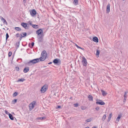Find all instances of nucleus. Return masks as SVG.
Wrapping results in <instances>:
<instances>
[{
	"label": "nucleus",
	"instance_id": "nucleus-1",
	"mask_svg": "<svg viewBox=\"0 0 128 128\" xmlns=\"http://www.w3.org/2000/svg\"><path fill=\"white\" fill-rule=\"evenodd\" d=\"M47 56L46 52L45 50H43L42 52L41 57L39 58L40 61H43L46 58Z\"/></svg>",
	"mask_w": 128,
	"mask_h": 128
},
{
	"label": "nucleus",
	"instance_id": "nucleus-2",
	"mask_svg": "<svg viewBox=\"0 0 128 128\" xmlns=\"http://www.w3.org/2000/svg\"><path fill=\"white\" fill-rule=\"evenodd\" d=\"M36 34L38 35V36H44L43 34V31L42 29H38L36 31Z\"/></svg>",
	"mask_w": 128,
	"mask_h": 128
},
{
	"label": "nucleus",
	"instance_id": "nucleus-3",
	"mask_svg": "<svg viewBox=\"0 0 128 128\" xmlns=\"http://www.w3.org/2000/svg\"><path fill=\"white\" fill-rule=\"evenodd\" d=\"M48 86L47 85H44L42 87L41 90L40 91L42 93H44L48 89Z\"/></svg>",
	"mask_w": 128,
	"mask_h": 128
},
{
	"label": "nucleus",
	"instance_id": "nucleus-4",
	"mask_svg": "<svg viewBox=\"0 0 128 128\" xmlns=\"http://www.w3.org/2000/svg\"><path fill=\"white\" fill-rule=\"evenodd\" d=\"M53 62L55 64H56L58 65H59L61 64V61L60 59L58 58H56L54 59Z\"/></svg>",
	"mask_w": 128,
	"mask_h": 128
},
{
	"label": "nucleus",
	"instance_id": "nucleus-5",
	"mask_svg": "<svg viewBox=\"0 0 128 128\" xmlns=\"http://www.w3.org/2000/svg\"><path fill=\"white\" fill-rule=\"evenodd\" d=\"M96 104H98L100 105H104L105 104V103L103 102L102 100L99 99H97L96 100Z\"/></svg>",
	"mask_w": 128,
	"mask_h": 128
},
{
	"label": "nucleus",
	"instance_id": "nucleus-6",
	"mask_svg": "<svg viewBox=\"0 0 128 128\" xmlns=\"http://www.w3.org/2000/svg\"><path fill=\"white\" fill-rule=\"evenodd\" d=\"M82 64L84 66H86L87 64L86 60L84 57H82Z\"/></svg>",
	"mask_w": 128,
	"mask_h": 128
},
{
	"label": "nucleus",
	"instance_id": "nucleus-7",
	"mask_svg": "<svg viewBox=\"0 0 128 128\" xmlns=\"http://www.w3.org/2000/svg\"><path fill=\"white\" fill-rule=\"evenodd\" d=\"M44 36H38V41L39 42H43V37Z\"/></svg>",
	"mask_w": 128,
	"mask_h": 128
},
{
	"label": "nucleus",
	"instance_id": "nucleus-8",
	"mask_svg": "<svg viewBox=\"0 0 128 128\" xmlns=\"http://www.w3.org/2000/svg\"><path fill=\"white\" fill-rule=\"evenodd\" d=\"M40 61L39 58H37L32 60V64H35L36 63L39 62Z\"/></svg>",
	"mask_w": 128,
	"mask_h": 128
},
{
	"label": "nucleus",
	"instance_id": "nucleus-9",
	"mask_svg": "<svg viewBox=\"0 0 128 128\" xmlns=\"http://www.w3.org/2000/svg\"><path fill=\"white\" fill-rule=\"evenodd\" d=\"M21 25L25 29H27L28 28L27 24L24 22H22L21 24Z\"/></svg>",
	"mask_w": 128,
	"mask_h": 128
},
{
	"label": "nucleus",
	"instance_id": "nucleus-10",
	"mask_svg": "<svg viewBox=\"0 0 128 128\" xmlns=\"http://www.w3.org/2000/svg\"><path fill=\"white\" fill-rule=\"evenodd\" d=\"M27 34L26 32H22V34H20V40L22 39V38L26 36Z\"/></svg>",
	"mask_w": 128,
	"mask_h": 128
},
{
	"label": "nucleus",
	"instance_id": "nucleus-11",
	"mask_svg": "<svg viewBox=\"0 0 128 128\" xmlns=\"http://www.w3.org/2000/svg\"><path fill=\"white\" fill-rule=\"evenodd\" d=\"M38 106V105L36 102L35 101L32 102V109L34 107H37Z\"/></svg>",
	"mask_w": 128,
	"mask_h": 128
},
{
	"label": "nucleus",
	"instance_id": "nucleus-12",
	"mask_svg": "<svg viewBox=\"0 0 128 128\" xmlns=\"http://www.w3.org/2000/svg\"><path fill=\"white\" fill-rule=\"evenodd\" d=\"M110 4H108L106 6V11L107 13H108L110 11Z\"/></svg>",
	"mask_w": 128,
	"mask_h": 128
},
{
	"label": "nucleus",
	"instance_id": "nucleus-13",
	"mask_svg": "<svg viewBox=\"0 0 128 128\" xmlns=\"http://www.w3.org/2000/svg\"><path fill=\"white\" fill-rule=\"evenodd\" d=\"M0 17L1 18L2 21L3 23L5 24H6V25H7L8 23L6 20L2 17L0 16Z\"/></svg>",
	"mask_w": 128,
	"mask_h": 128
},
{
	"label": "nucleus",
	"instance_id": "nucleus-14",
	"mask_svg": "<svg viewBox=\"0 0 128 128\" xmlns=\"http://www.w3.org/2000/svg\"><path fill=\"white\" fill-rule=\"evenodd\" d=\"M92 40L93 41L96 42H98V39L97 37H94L93 38Z\"/></svg>",
	"mask_w": 128,
	"mask_h": 128
},
{
	"label": "nucleus",
	"instance_id": "nucleus-15",
	"mask_svg": "<svg viewBox=\"0 0 128 128\" xmlns=\"http://www.w3.org/2000/svg\"><path fill=\"white\" fill-rule=\"evenodd\" d=\"M29 70L28 67H25L24 70V73H26L28 72Z\"/></svg>",
	"mask_w": 128,
	"mask_h": 128
},
{
	"label": "nucleus",
	"instance_id": "nucleus-16",
	"mask_svg": "<svg viewBox=\"0 0 128 128\" xmlns=\"http://www.w3.org/2000/svg\"><path fill=\"white\" fill-rule=\"evenodd\" d=\"M88 98H89V100L90 101H92L93 100V97L91 95H89L88 96Z\"/></svg>",
	"mask_w": 128,
	"mask_h": 128
},
{
	"label": "nucleus",
	"instance_id": "nucleus-17",
	"mask_svg": "<svg viewBox=\"0 0 128 128\" xmlns=\"http://www.w3.org/2000/svg\"><path fill=\"white\" fill-rule=\"evenodd\" d=\"M37 14V12L35 9H32V16H34Z\"/></svg>",
	"mask_w": 128,
	"mask_h": 128
},
{
	"label": "nucleus",
	"instance_id": "nucleus-18",
	"mask_svg": "<svg viewBox=\"0 0 128 128\" xmlns=\"http://www.w3.org/2000/svg\"><path fill=\"white\" fill-rule=\"evenodd\" d=\"M101 92H102V95L103 96H106L107 94V93L104 91V90H101Z\"/></svg>",
	"mask_w": 128,
	"mask_h": 128
},
{
	"label": "nucleus",
	"instance_id": "nucleus-19",
	"mask_svg": "<svg viewBox=\"0 0 128 128\" xmlns=\"http://www.w3.org/2000/svg\"><path fill=\"white\" fill-rule=\"evenodd\" d=\"M127 92H124V101H125L126 100V97H127Z\"/></svg>",
	"mask_w": 128,
	"mask_h": 128
},
{
	"label": "nucleus",
	"instance_id": "nucleus-20",
	"mask_svg": "<svg viewBox=\"0 0 128 128\" xmlns=\"http://www.w3.org/2000/svg\"><path fill=\"white\" fill-rule=\"evenodd\" d=\"M39 27V26L36 24H32V28L35 29L38 28Z\"/></svg>",
	"mask_w": 128,
	"mask_h": 128
},
{
	"label": "nucleus",
	"instance_id": "nucleus-21",
	"mask_svg": "<svg viewBox=\"0 0 128 128\" xmlns=\"http://www.w3.org/2000/svg\"><path fill=\"white\" fill-rule=\"evenodd\" d=\"M112 113L110 114L108 118V122H109L110 121V119H111L112 117Z\"/></svg>",
	"mask_w": 128,
	"mask_h": 128
},
{
	"label": "nucleus",
	"instance_id": "nucleus-22",
	"mask_svg": "<svg viewBox=\"0 0 128 128\" xmlns=\"http://www.w3.org/2000/svg\"><path fill=\"white\" fill-rule=\"evenodd\" d=\"M25 79L24 78H22L20 79H19L18 80L17 82H23L25 80Z\"/></svg>",
	"mask_w": 128,
	"mask_h": 128
},
{
	"label": "nucleus",
	"instance_id": "nucleus-23",
	"mask_svg": "<svg viewBox=\"0 0 128 128\" xmlns=\"http://www.w3.org/2000/svg\"><path fill=\"white\" fill-rule=\"evenodd\" d=\"M9 116L10 118V120H14V117L12 116V115L11 114H9Z\"/></svg>",
	"mask_w": 128,
	"mask_h": 128
},
{
	"label": "nucleus",
	"instance_id": "nucleus-24",
	"mask_svg": "<svg viewBox=\"0 0 128 128\" xmlns=\"http://www.w3.org/2000/svg\"><path fill=\"white\" fill-rule=\"evenodd\" d=\"M121 117V116L119 114L118 117L116 119V120L118 122L119 121Z\"/></svg>",
	"mask_w": 128,
	"mask_h": 128
},
{
	"label": "nucleus",
	"instance_id": "nucleus-25",
	"mask_svg": "<svg viewBox=\"0 0 128 128\" xmlns=\"http://www.w3.org/2000/svg\"><path fill=\"white\" fill-rule=\"evenodd\" d=\"M29 106L30 108L29 110H31L32 109V102L31 103L29 104Z\"/></svg>",
	"mask_w": 128,
	"mask_h": 128
},
{
	"label": "nucleus",
	"instance_id": "nucleus-26",
	"mask_svg": "<svg viewBox=\"0 0 128 128\" xmlns=\"http://www.w3.org/2000/svg\"><path fill=\"white\" fill-rule=\"evenodd\" d=\"M15 29L16 30L18 31H20L21 30V28L18 27H15Z\"/></svg>",
	"mask_w": 128,
	"mask_h": 128
},
{
	"label": "nucleus",
	"instance_id": "nucleus-27",
	"mask_svg": "<svg viewBox=\"0 0 128 128\" xmlns=\"http://www.w3.org/2000/svg\"><path fill=\"white\" fill-rule=\"evenodd\" d=\"M106 114H104V115L102 117V120L103 121H104V120L106 119Z\"/></svg>",
	"mask_w": 128,
	"mask_h": 128
},
{
	"label": "nucleus",
	"instance_id": "nucleus-28",
	"mask_svg": "<svg viewBox=\"0 0 128 128\" xmlns=\"http://www.w3.org/2000/svg\"><path fill=\"white\" fill-rule=\"evenodd\" d=\"M74 2L75 5H77L78 4V0H74Z\"/></svg>",
	"mask_w": 128,
	"mask_h": 128
},
{
	"label": "nucleus",
	"instance_id": "nucleus-29",
	"mask_svg": "<svg viewBox=\"0 0 128 128\" xmlns=\"http://www.w3.org/2000/svg\"><path fill=\"white\" fill-rule=\"evenodd\" d=\"M100 52V51L99 50H96V56H98Z\"/></svg>",
	"mask_w": 128,
	"mask_h": 128
},
{
	"label": "nucleus",
	"instance_id": "nucleus-30",
	"mask_svg": "<svg viewBox=\"0 0 128 128\" xmlns=\"http://www.w3.org/2000/svg\"><path fill=\"white\" fill-rule=\"evenodd\" d=\"M18 93L17 92H16L14 93L13 95V97H14L16 96L18 94Z\"/></svg>",
	"mask_w": 128,
	"mask_h": 128
},
{
	"label": "nucleus",
	"instance_id": "nucleus-31",
	"mask_svg": "<svg viewBox=\"0 0 128 128\" xmlns=\"http://www.w3.org/2000/svg\"><path fill=\"white\" fill-rule=\"evenodd\" d=\"M92 120V119L91 118H90L89 119H88L86 120V122H90Z\"/></svg>",
	"mask_w": 128,
	"mask_h": 128
},
{
	"label": "nucleus",
	"instance_id": "nucleus-32",
	"mask_svg": "<svg viewBox=\"0 0 128 128\" xmlns=\"http://www.w3.org/2000/svg\"><path fill=\"white\" fill-rule=\"evenodd\" d=\"M17 101V99H14L12 100V103L13 104H14Z\"/></svg>",
	"mask_w": 128,
	"mask_h": 128
},
{
	"label": "nucleus",
	"instance_id": "nucleus-33",
	"mask_svg": "<svg viewBox=\"0 0 128 128\" xmlns=\"http://www.w3.org/2000/svg\"><path fill=\"white\" fill-rule=\"evenodd\" d=\"M31 63H32V60H30L29 62H28L26 64L27 65H30V64Z\"/></svg>",
	"mask_w": 128,
	"mask_h": 128
},
{
	"label": "nucleus",
	"instance_id": "nucleus-34",
	"mask_svg": "<svg viewBox=\"0 0 128 128\" xmlns=\"http://www.w3.org/2000/svg\"><path fill=\"white\" fill-rule=\"evenodd\" d=\"M9 35L8 34V33H7L6 34V41H7V39L9 38Z\"/></svg>",
	"mask_w": 128,
	"mask_h": 128
},
{
	"label": "nucleus",
	"instance_id": "nucleus-35",
	"mask_svg": "<svg viewBox=\"0 0 128 128\" xmlns=\"http://www.w3.org/2000/svg\"><path fill=\"white\" fill-rule=\"evenodd\" d=\"M19 70L20 68L16 66L15 67V70L16 71H18Z\"/></svg>",
	"mask_w": 128,
	"mask_h": 128
},
{
	"label": "nucleus",
	"instance_id": "nucleus-36",
	"mask_svg": "<svg viewBox=\"0 0 128 128\" xmlns=\"http://www.w3.org/2000/svg\"><path fill=\"white\" fill-rule=\"evenodd\" d=\"M44 118V117L37 118L36 119L37 120H42Z\"/></svg>",
	"mask_w": 128,
	"mask_h": 128
},
{
	"label": "nucleus",
	"instance_id": "nucleus-37",
	"mask_svg": "<svg viewBox=\"0 0 128 128\" xmlns=\"http://www.w3.org/2000/svg\"><path fill=\"white\" fill-rule=\"evenodd\" d=\"M4 112H5V113L7 114H8V115H9V114H10L9 112H8L7 110H5L4 111Z\"/></svg>",
	"mask_w": 128,
	"mask_h": 128
},
{
	"label": "nucleus",
	"instance_id": "nucleus-38",
	"mask_svg": "<svg viewBox=\"0 0 128 128\" xmlns=\"http://www.w3.org/2000/svg\"><path fill=\"white\" fill-rule=\"evenodd\" d=\"M28 46L31 48H32V42L31 43H30L28 44Z\"/></svg>",
	"mask_w": 128,
	"mask_h": 128
},
{
	"label": "nucleus",
	"instance_id": "nucleus-39",
	"mask_svg": "<svg viewBox=\"0 0 128 128\" xmlns=\"http://www.w3.org/2000/svg\"><path fill=\"white\" fill-rule=\"evenodd\" d=\"M81 108L82 110H83L86 109V108L85 106H82L81 107Z\"/></svg>",
	"mask_w": 128,
	"mask_h": 128
},
{
	"label": "nucleus",
	"instance_id": "nucleus-40",
	"mask_svg": "<svg viewBox=\"0 0 128 128\" xmlns=\"http://www.w3.org/2000/svg\"><path fill=\"white\" fill-rule=\"evenodd\" d=\"M20 45V43L19 42H17L16 43V46L18 47Z\"/></svg>",
	"mask_w": 128,
	"mask_h": 128
},
{
	"label": "nucleus",
	"instance_id": "nucleus-41",
	"mask_svg": "<svg viewBox=\"0 0 128 128\" xmlns=\"http://www.w3.org/2000/svg\"><path fill=\"white\" fill-rule=\"evenodd\" d=\"M74 106L75 107H77L78 106V103L74 104Z\"/></svg>",
	"mask_w": 128,
	"mask_h": 128
},
{
	"label": "nucleus",
	"instance_id": "nucleus-42",
	"mask_svg": "<svg viewBox=\"0 0 128 128\" xmlns=\"http://www.w3.org/2000/svg\"><path fill=\"white\" fill-rule=\"evenodd\" d=\"M12 54V52H10L8 53V56L10 57V56Z\"/></svg>",
	"mask_w": 128,
	"mask_h": 128
},
{
	"label": "nucleus",
	"instance_id": "nucleus-43",
	"mask_svg": "<svg viewBox=\"0 0 128 128\" xmlns=\"http://www.w3.org/2000/svg\"><path fill=\"white\" fill-rule=\"evenodd\" d=\"M100 109V108L99 106H97L95 108V109L97 111L99 110Z\"/></svg>",
	"mask_w": 128,
	"mask_h": 128
},
{
	"label": "nucleus",
	"instance_id": "nucleus-44",
	"mask_svg": "<svg viewBox=\"0 0 128 128\" xmlns=\"http://www.w3.org/2000/svg\"><path fill=\"white\" fill-rule=\"evenodd\" d=\"M16 36L17 37H20V36L19 34H16Z\"/></svg>",
	"mask_w": 128,
	"mask_h": 128
},
{
	"label": "nucleus",
	"instance_id": "nucleus-45",
	"mask_svg": "<svg viewBox=\"0 0 128 128\" xmlns=\"http://www.w3.org/2000/svg\"><path fill=\"white\" fill-rule=\"evenodd\" d=\"M30 14H31V16H32V10H30Z\"/></svg>",
	"mask_w": 128,
	"mask_h": 128
},
{
	"label": "nucleus",
	"instance_id": "nucleus-46",
	"mask_svg": "<svg viewBox=\"0 0 128 128\" xmlns=\"http://www.w3.org/2000/svg\"><path fill=\"white\" fill-rule=\"evenodd\" d=\"M78 48H80V49L83 50H84V48H81V47L79 46V47H78Z\"/></svg>",
	"mask_w": 128,
	"mask_h": 128
},
{
	"label": "nucleus",
	"instance_id": "nucleus-47",
	"mask_svg": "<svg viewBox=\"0 0 128 128\" xmlns=\"http://www.w3.org/2000/svg\"><path fill=\"white\" fill-rule=\"evenodd\" d=\"M57 106V107L56 108H59L61 107V106Z\"/></svg>",
	"mask_w": 128,
	"mask_h": 128
},
{
	"label": "nucleus",
	"instance_id": "nucleus-48",
	"mask_svg": "<svg viewBox=\"0 0 128 128\" xmlns=\"http://www.w3.org/2000/svg\"><path fill=\"white\" fill-rule=\"evenodd\" d=\"M19 60H21V61H22V60L21 58H19V59H18L17 60V62H18V61Z\"/></svg>",
	"mask_w": 128,
	"mask_h": 128
},
{
	"label": "nucleus",
	"instance_id": "nucleus-49",
	"mask_svg": "<svg viewBox=\"0 0 128 128\" xmlns=\"http://www.w3.org/2000/svg\"><path fill=\"white\" fill-rule=\"evenodd\" d=\"M75 46L78 48V47H79V46L77 44H75Z\"/></svg>",
	"mask_w": 128,
	"mask_h": 128
},
{
	"label": "nucleus",
	"instance_id": "nucleus-50",
	"mask_svg": "<svg viewBox=\"0 0 128 128\" xmlns=\"http://www.w3.org/2000/svg\"><path fill=\"white\" fill-rule=\"evenodd\" d=\"M26 0H23V2H24V3H26Z\"/></svg>",
	"mask_w": 128,
	"mask_h": 128
},
{
	"label": "nucleus",
	"instance_id": "nucleus-51",
	"mask_svg": "<svg viewBox=\"0 0 128 128\" xmlns=\"http://www.w3.org/2000/svg\"><path fill=\"white\" fill-rule=\"evenodd\" d=\"M52 63V62H50L49 63H48V64H51Z\"/></svg>",
	"mask_w": 128,
	"mask_h": 128
},
{
	"label": "nucleus",
	"instance_id": "nucleus-52",
	"mask_svg": "<svg viewBox=\"0 0 128 128\" xmlns=\"http://www.w3.org/2000/svg\"><path fill=\"white\" fill-rule=\"evenodd\" d=\"M30 25L31 26H32V23L31 22H30Z\"/></svg>",
	"mask_w": 128,
	"mask_h": 128
},
{
	"label": "nucleus",
	"instance_id": "nucleus-53",
	"mask_svg": "<svg viewBox=\"0 0 128 128\" xmlns=\"http://www.w3.org/2000/svg\"><path fill=\"white\" fill-rule=\"evenodd\" d=\"M34 42H32V47L34 46Z\"/></svg>",
	"mask_w": 128,
	"mask_h": 128
},
{
	"label": "nucleus",
	"instance_id": "nucleus-54",
	"mask_svg": "<svg viewBox=\"0 0 128 128\" xmlns=\"http://www.w3.org/2000/svg\"><path fill=\"white\" fill-rule=\"evenodd\" d=\"M96 126H93L92 128H96Z\"/></svg>",
	"mask_w": 128,
	"mask_h": 128
},
{
	"label": "nucleus",
	"instance_id": "nucleus-55",
	"mask_svg": "<svg viewBox=\"0 0 128 128\" xmlns=\"http://www.w3.org/2000/svg\"><path fill=\"white\" fill-rule=\"evenodd\" d=\"M84 128H89V127L88 126H87V127H85Z\"/></svg>",
	"mask_w": 128,
	"mask_h": 128
},
{
	"label": "nucleus",
	"instance_id": "nucleus-56",
	"mask_svg": "<svg viewBox=\"0 0 128 128\" xmlns=\"http://www.w3.org/2000/svg\"><path fill=\"white\" fill-rule=\"evenodd\" d=\"M29 50V49H28L27 50V52H28V50Z\"/></svg>",
	"mask_w": 128,
	"mask_h": 128
},
{
	"label": "nucleus",
	"instance_id": "nucleus-57",
	"mask_svg": "<svg viewBox=\"0 0 128 128\" xmlns=\"http://www.w3.org/2000/svg\"><path fill=\"white\" fill-rule=\"evenodd\" d=\"M125 0H123V1H124Z\"/></svg>",
	"mask_w": 128,
	"mask_h": 128
},
{
	"label": "nucleus",
	"instance_id": "nucleus-58",
	"mask_svg": "<svg viewBox=\"0 0 128 128\" xmlns=\"http://www.w3.org/2000/svg\"><path fill=\"white\" fill-rule=\"evenodd\" d=\"M0 65H1V64H0Z\"/></svg>",
	"mask_w": 128,
	"mask_h": 128
}]
</instances>
